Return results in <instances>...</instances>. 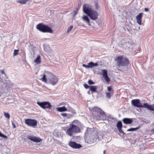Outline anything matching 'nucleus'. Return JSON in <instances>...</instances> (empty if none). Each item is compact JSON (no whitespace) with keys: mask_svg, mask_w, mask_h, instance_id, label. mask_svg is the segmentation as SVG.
<instances>
[{"mask_svg":"<svg viewBox=\"0 0 154 154\" xmlns=\"http://www.w3.org/2000/svg\"><path fill=\"white\" fill-rule=\"evenodd\" d=\"M83 11L84 12L89 16L91 20H95L98 19V13L92 9L91 5L88 4L84 5Z\"/></svg>","mask_w":154,"mask_h":154,"instance_id":"obj_1","label":"nucleus"},{"mask_svg":"<svg viewBox=\"0 0 154 154\" xmlns=\"http://www.w3.org/2000/svg\"><path fill=\"white\" fill-rule=\"evenodd\" d=\"M96 132L93 129L88 128L85 133V139L89 143H91L96 141L98 137Z\"/></svg>","mask_w":154,"mask_h":154,"instance_id":"obj_2","label":"nucleus"},{"mask_svg":"<svg viewBox=\"0 0 154 154\" xmlns=\"http://www.w3.org/2000/svg\"><path fill=\"white\" fill-rule=\"evenodd\" d=\"M91 111L94 118L97 120H104L106 119V116L105 113L101 109L95 107L92 109Z\"/></svg>","mask_w":154,"mask_h":154,"instance_id":"obj_3","label":"nucleus"},{"mask_svg":"<svg viewBox=\"0 0 154 154\" xmlns=\"http://www.w3.org/2000/svg\"><path fill=\"white\" fill-rule=\"evenodd\" d=\"M115 60L117 62L119 67L126 66L129 63L128 60L122 55L116 57Z\"/></svg>","mask_w":154,"mask_h":154,"instance_id":"obj_4","label":"nucleus"},{"mask_svg":"<svg viewBox=\"0 0 154 154\" xmlns=\"http://www.w3.org/2000/svg\"><path fill=\"white\" fill-rule=\"evenodd\" d=\"M37 29L40 31L43 32H48L52 33L53 30L51 29L46 25L42 23H39L36 26Z\"/></svg>","mask_w":154,"mask_h":154,"instance_id":"obj_5","label":"nucleus"},{"mask_svg":"<svg viewBox=\"0 0 154 154\" xmlns=\"http://www.w3.org/2000/svg\"><path fill=\"white\" fill-rule=\"evenodd\" d=\"M79 131V128L78 126L72 124L67 130L66 133L70 137H73V133L78 132Z\"/></svg>","mask_w":154,"mask_h":154,"instance_id":"obj_6","label":"nucleus"},{"mask_svg":"<svg viewBox=\"0 0 154 154\" xmlns=\"http://www.w3.org/2000/svg\"><path fill=\"white\" fill-rule=\"evenodd\" d=\"M48 76V74L49 75V76L51 78L49 79V83L52 85H56L58 82V79L56 75H53L51 73L47 71H45V72Z\"/></svg>","mask_w":154,"mask_h":154,"instance_id":"obj_7","label":"nucleus"},{"mask_svg":"<svg viewBox=\"0 0 154 154\" xmlns=\"http://www.w3.org/2000/svg\"><path fill=\"white\" fill-rule=\"evenodd\" d=\"M25 123L29 126L35 127L37 125V121L35 119H26L25 120Z\"/></svg>","mask_w":154,"mask_h":154,"instance_id":"obj_8","label":"nucleus"},{"mask_svg":"<svg viewBox=\"0 0 154 154\" xmlns=\"http://www.w3.org/2000/svg\"><path fill=\"white\" fill-rule=\"evenodd\" d=\"M37 104L42 108L43 109L48 108L50 109L51 107V105L50 103L48 102H38Z\"/></svg>","mask_w":154,"mask_h":154,"instance_id":"obj_9","label":"nucleus"},{"mask_svg":"<svg viewBox=\"0 0 154 154\" xmlns=\"http://www.w3.org/2000/svg\"><path fill=\"white\" fill-rule=\"evenodd\" d=\"M132 44L133 43L131 41H127L125 40H122L121 42V45L122 46V47L125 49L129 48Z\"/></svg>","mask_w":154,"mask_h":154,"instance_id":"obj_10","label":"nucleus"},{"mask_svg":"<svg viewBox=\"0 0 154 154\" xmlns=\"http://www.w3.org/2000/svg\"><path fill=\"white\" fill-rule=\"evenodd\" d=\"M131 104L135 107L138 108H143V105L141 104L139 99H134L131 100Z\"/></svg>","mask_w":154,"mask_h":154,"instance_id":"obj_11","label":"nucleus"},{"mask_svg":"<svg viewBox=\"0 0 154 154\" xmlns=\"http://www.w3.org/2000/svg\"><path fill=\"white\" fill-rule=\"evenodd\" d=\"M69 145L70 147L74 149H79L82 146V145L76 143L75 142L70 141L69 143Z\"/></svg>","mask_w":154,"mask_h":154,"instance_id":"obj_12","label":"nucleus"},{"mask_svg":"<svg viewBox=\"0 0 154 154\" xmlns=\"http://www.w3.org/2000/svg\"><path fill=\"white\" fill-rule=\"evenodd\" d=\"M28 138L30 140L36 142H39L42 141V139L33 136H29Z\"/></svg>","mask_w":154,"mask_h":154,"instance_id":"obj_13","label":"nucleus"},{"mask_svg":"<svg viewBox=\"0 0 154 154\" xmlns=\"http://www.w3.org/2000/svg\"><path fill=\"white\" fill-rule=\"evenodd\" d=\"M28 138L30 140L36 142H39L42 141V139L33 136H29Z\"/></svg>","mask_w":154,"mask_h":154,"instance_id":"obj_14","label":"nucleus"},{"mask_svg":"<svg viewBox=\"0 0 154 154\" xmlns=\"http://www.w3.org/2000/svg\"><path fill=\"white\" fill-rule=\"evenodd\" d=\"M143 108H146L151 111H154V104L149 105L147 103H145L143 104Z\"/></svg>","mask_w":154,"mask_h":154,"instance_id":"obj_15","label":"nucleus"},{"mask_svg":"<svg viewBox=\"0 0 154 154\" xmlns=\"http://www.w3.org/2000/svg\"><path fill=\"white\" fill-rule=\"evenodd\" d=\"M143 13H139L136 17V19L137 23L139 25H141V20Z\"/></svg>","mask_w":154,"mask_h":154,"instance_id":"obj_16","label":"nucleus"},{"mask_svg":"<svg viewBox=\"0 0 154 154\" xmlns=\"http://www.w3.org/2000/svg\"><path fill=\"white\" fill-rule=\"evenodd\" d=\"M133 120L132 119L125 118L123 120V123L126 124H130L133 122Z\"/></svg>","mask_w":154,"mask_h":154,"instance_id":"obj_17","label":"nucleus"},{"mask_svg":"<svg viewBox=\"0 0 154 154\" xmlns=\"http://www.w3.org/2000/svg\"><path fill=\"white\" fill-rule=\"evenodd\" d=\"M82 19L84 22L88 24L89 26L91 25L90 23L89 18L87 16L84 15V16L82 17Z\"/></svg>","mask_w":154,"mask_h":154,"instance_id":"obj_18","label":"nucleus"},{"mask_svg":"<svg viewBox=\"0 0 154 154\" xmlns=\"http://www.w3.org/2000/svg\"><path fill=\"white\" fill-rule=\"evenodd\" d=\"M4 85H5V88L7 89H8L9 88L13 87L14 85V84L12 83L11 81H10V82H7Z\"/></svg>","mask_w":154,"mask_h":154,"instance_id":"obj_19","label":"nucleus"},{"mask_svg":"<svg viewBox=\"0 0 154 154\" xmlns=\"http://www.w3.org/2000/svg\"><path fill=\"white\" fill-rule=\"evenodd\" d=\"M57 110L60 112H63L67 111V109L64 106L57 108Z\"/></svg>","mask_w":154,"mask_h":154,"instance_id":"obj_20","label":"nucleus"},{"mask_svg":"<svg viewBox=\"0 0 154 154\" xmlns=\"http://www.w3.org/2000/svg\"><path fill=\"white\" fill-rule=\"evenodd\" d=\"M88 64L89 65L90 68H92L98 65L97 63H94L92 62L88 63Z\"/></svg>","mask_w":154,"mask_h":154,"instance_id":"obj_21","label":"nucleus"},{"mask_svg":"<svg viewBox=\"0 0 154 154\" xmlns=\"http://www.w3.org/2000/svg\"><path fill=\"white\" fill-rule=\"evenodd\" d=\"M34 62L37 64H38L41 62V58L40 55H38L37 57L34 60Z\"/></svg>","mask_w":154,"mask_h":154,"instance_id":"obj_22","label":"nucleus"},{"mask_svg":"<svg viewBox=\"0 0 154 154\" xmlns=\"http://www.w3.org/2000/svg\"><path fill=\"white\" fill-rule=\"evenodd\" d=\"M90 90L93 92H97V87L96 86H90Z\"/></svg>","mask_w":154,"mask_h":154,"instance_id":"obj_23","label":"nucleus"},{"mask_svg":"<svg viewBox=\"0 0 154 154\" xmlns=\"http://www.w3.org/2000/svg\"><path fill=\"white\" fill-rule=\"evenodd\" d=\"M67 106H68V107L67 108V110L69 112H71L72 113L75 114H76V112H75V110L72 107H70L69 106V104H67Z\"/></svg>","mask_w":154,"mask_h":154,"instance_id":"obj_24","label":"nucleus"},{"mask_svg":"<svg viewBox=\"0 0 154 154\" xmlns=\"http://www.w3.org/2000/svg\"><path fill=\"white\" fill-rule=\"evenodd\" d=\"M45 73V74H44L43 75V77L41 79L43 82H46L47 81V80L46 78V76L48 77V76H49V75L48 74V76H47V75L46 74V73Z\"/></svg>","mask_w":154,"mask_h":154,"instance_id":"obj_25","label":"nucleus"},{"mask_svg":"<svg viewBox=\"0 0 154 154\" xmlns=\"http://www.w3.org/2000/svg\"><path fill=\"white\" fill-rule=\"evenodd\" d=\"M116 126L118 129L119 128H122V122L121 121H119L117 122Z\"/></svg>","mask_w":154,"mask_h":154,"instance_id":"obj_26","label":"nucleus"},{"mask_svg":"<svg viewBox=\"0 0 154 154\" xmlns=\"http://www.w3.org/2000/svg\"><path fill=\"white\" fill-rule=\"evenodd\" d=\"M28 1V0H17L16 2L17 3L24 4L26 3Z\"/></svg>","mask_w":154,"mask_h":154,"instance_id":"obj_27","label":"nucleus"},{"mask_svg":"<svg viewBox=\"0 0 154 154\" xmlns=\"http://www.w3.org/2000/svg\"><path fill=\"white\" fill-rule=\"evenodd\" d=\"M140 128V127H138L136 128H131L127 130V131H134L138 130Z\"/></svg>","mask_w":154,"mask_h":154,"instance_id":"obj_28","label":"nucleus"},{"mask_svg":"<svg viewBox=\"0 0 154 154\" xmlns=\"http://www.w3.org/2000/svg\"><path fill=\"white\" fill-rule=\"evenodd\" d=\"M103 72L102 75L103 77L107 75V71L105 69H103L102 70Z\"/></svg>","mask_w":154,"mask_h":154,"instance_id":"obj_29","label":"nucleus"},{"mask_svg":"<svg viewBox=\"0 0 154 154\" xmlns=\"http://www.w3.org/2000/svg\"><path fill=\"white\" fill-rule=\"evenodd\" d=\"M112 95V93L111 94L110 93L107 92L106 93V97L108 99H110L111 98V96Z\"/></svg>","mask_w":154,"mask_h":154,"instance_id":"obj_30","label":"nucleus"},{"mask_svg":"<svg viewBox=\"0 0 154 154\" xmlns=\"http://www.w3.org/2000/svg\"><path fill=\"white\" fill-rule=\"evenodd\" d=\"M107 90L109 91H110V93L111 94H112H112H113V93L114 92V91L113 90H112V88L110 87V86H109V87H107Z\"/></svg>","mask_w":154,"mask_h":154,"instance_id":"obj_31","label":"nucleus"},{"mask_svg":"<svg viewBox=\"0 0 154 154\" xmlns=\"http://www.w3.org/2000/svg\"><path fill=\"white\" fill-rule=\"evenodd\" d=\"M5 82L3 83V84L5 85V84H6L7 82H10V81H11L8 78V76H6L5 79Z\"/></svg>","mask_w":154,"mask_h":154,"instance_id":"obj_32","label":"nucleus"},{"mask_svg":"<svg viewBox=\"0 0 154 154\" xmlns=\"http://www.w3.org/2000/svg\"><path fill=\"white\" fill-rule=\"evenodd\" d=\"M103 77H104L105 80L107 82H108L110 81V79L108 76V75L105 76Z\"/></svg>","mask_w":154,"mask_h":154,"instance_id":"obj_33","label":"nucleus"},{"mask_svg":"<svg viewBox=\"0 0 154 154\" xmlns=\"http://www.w3.org/2000/svg\"><path fill=\"white\" fill-rule=\"evenodd\" d=\"M4 115L5 116V117L6 118H8L9 119L10 118V115L8 113L4 112Z\"/></svg>","mask_w":154,"mask_h":154,"instance_id":"obj_34","label":"nucleus"},{"mask_svg":"<svg viewBox=\"0 0 154 154\" xmlns=\"http://www.w3.org/2000/svg\"><path fill=\"white\" fill-rule=\"evenodd\" d=\"M88 83L90 85H94L95 84V83L94 82H93V81L92 80L90 79L88 80Z\"/></svg>","mask_w":154,"mask_h":154,"instance_id":"obj_35","label":"nucleus"},{"mask_svg":"<svg viewBox=\"0 0 154 154\" xmlns=\"http://www.w3.org/2000/svg\"><path fill=\"white\" fill-rule=\"evenodd\" d=\"M19 51L18 50H14V56H15L18 54V52Z\"/></svg>","mask_w":154,"mask_h":154,"instance_id":"obj_36","label":"nucleus"},{"mask_svg":"<svg viewBox=\"0 0 154 154\" xmlns=\"http://www.w3.org/2000/svg\"><path fill=\"white\" fill-rule=\"evenodd\" d=\"M120 133H122L123 135H124L125 134L124 133V131L122 130V128H119L118 129Z\"/></svg>","mask_w":154,"mask_h":154,"instance_id":"obj_37","label":"nucleus"},{"mask_svg":"<svg viewBox=\"0 0 154 154\" xmlns=\"http://www.w3.org/2000/svg\"><path fill=\"white\" fill-rule=\"evenodd\" d=\"M83 86L86 89H88L89 88H90V86L88 85L87 84H83Z\"/></svg>","mask_w":154,"mask_h":154,"instance_id":"obj_38","label":"nucleus"},{"mask_svg":"<svg viewBox=\"0 0 154 154\" xmlns=\"http://www.w3.org/2000/svg\"><path fill=\"white\" fill-rule=\"evenodd\" d=\"M73 27V26H72L70 25V27H68V28L67 32H70L71 30V29H72Z\"/></svg>","mask_w":154,"mask_h":154,"instance_id":"obj_39","label":"nucleus"},{"mask_svg":"<svg viewBox=\"0 0 154 154\" xmlns=\"http://www.w3.org/2000/svg\"><path fill=\"white\" fill-rule=\"evenodd\" d=\"M82 66L84 67H85L86 68H90L89 66V65L88 64V65H86V64H82Z\"/></svg>","mask_w":154,"mask_h":154,"instance_id":"obj_40","label":"nucleus"},{"mask_svg":"<svg viewBox=\"0 0 154 154\" xmlns=\"http://www.w3.org/2000/svg\"><path fill=\"white\" fill-rule=\"evenodd\" d=\"M49 48H50L48 46H47L44 49L45 51L48 52L49 51V50L48 49H49Z\"/></svg>","mask_w":154,"mask_h":154,"instance_id":"obj_41","label":"nucleus"},{"mask_svg":"<svg viewBox=\"0 0 154 154\" xmlns=\"http://www.w3.org/2000/svg\"><path fill=\"white\" fill-rule=\"evenodd\" d=\"M61 115L64 116L66 117L67 116V114L66 113H62L60 114Z\"/></svg>","mask_w":154,"mask_h":154,"instance_id":"obj_42","label":"nucleus"},{"mask_svg":"<svg viewBox=\"0 0 154 154\" xmlns=\"http://www.w3.org/2000/svg\"><path fill=\"white\" fill-rule=\"evenodd\" d=\"M1 137H3L4 138L7 139V137L4 134H2L1 136Z\"/></svg>","mask_w":154,"mask_h":154,"instance_id":"obj_43","label":"nucleus"},{"mask_svg":"<svg viewBox=\"0 0 154 154\" xmlns=\"http://www.w3.org/2000/svg\"><path fill=\"white\" fill-rule=\"evenodd\" d=\"M95 7L96 9H98L99 8V6L97 3H95Z\"/></svg>","mask_w":154,"mask_h":154,"instance_id":"obj_44","label":"nucleus"},{"mask_svg":"<svg viewBox=\"0 0 154 154\" xmlns=\"http://www.w3.org/2000/svg\"><path fill=\"white\" fill-rule=\"evenodd\" d=\"M0 72H1V73L2 74H4V75H5L6 76V74H5V72H4V71H3V70H0Z\"/></svg>","mask_w":154,"mask_h":154,"instance_id":"obj_45","label":"nucleus"},{"mask_svg":"<svg viewBox=\"0 0 154 154\" xmlns=\"http://www.w3.org/2000/svg\"><path fill=\"white\" fill-rule=\"evenodd\" d=\"M12 125L13 126V127L14 128H16V126L14 124V122L12 121H11Z\"/></svg>","mask_w":154,"mask_h":154,"instance_id":"obj_46","label":"nucleus"},{"mask_svg":"<svg viewBox=\"0 0 154 154\" xmlns=\"http://www.w3.org/2000/svg\"><path fill=\"white\" fill-rule=\"evenodd\" d=\"M77 11H74V15L75 16L77 14Z\"/></svg>","mask_w":154,"mask_h":154,"instance_id":"obj_47","label":"nucleus"},{"mask_svg":"<svg viewBox=\"0 0 154 154\" xmlns=\"http://www.w3.org/2000/svg\"><path fill=\"white\" fill-rule=\"evenodd\" d=\"M144 10L145 11H149V9L148 8H144Z\"/></svg>","mask_w":154,"mask_h":154,"instance_id":"obj_48","label":"nucleus"},{"mask_svg":"<svg viewBox=\"0 0 154 154\" xmlns=\"http://www.w3.org/2000/svg\"><path fill=\"white\" fill-rule=\"evenodd\" d=\"M3 80L2 78H0V82H3Z\"/></svg>","mask_w":154,"mask_h":154,"instance_id":"obj_49","label":"nucleus"},{"mask_svg":"<svg viewBox=\"0 0 154 154\" xmlns=\"http://www.w3.org/2000/svg\"><path fill=\"white\" fill-rule=\"evenodd\" d=\"M2 134L0 131V137H1Z\"/></svg>","mask_w":154,"mask_h":154,"instance_id":"obj_50","label":"nucleus"},{"mask_svg":"<svg viewBox=\"0 0 154 154\" xmlns=\"http://www.w3.org/2000/svg\"><path fill=\"white\" fill-rule=\"evenodd\" d=\"M87 93L88 94H90V91H88Z\"/></svg>","mask_w":154,"mask_h":154,"instance_id":"obj_51","label":"nucleus"},{"mask_svg":"<svg viewBox=\"0 0 154 154\" xmlns=\"http://www.w3.org/2000/svg\"><path fill=\"white\" fill-rule=\"evenodd\" d=\"M103 153V154H105V150H104Z\"/></svg>","mask_w":154,"mask_h":154,"instance_id":"obj_52","label":"nucleus"},{"mask_svg":"<svg viewBox=\"0 0 154 154\" xmlns=\"http://www.w3.org/2000/svg\"><path fill=\"white\" fill-rule=\"evenodd\" d=\"M153 132H154V129L153 130Z\"/></svg>","mask_w":154,"mask_h":154,"instance_id":"obj_53","label":"nucleus"},{"mask_svg":"<svg viewBox=\"0 0 154 154\" xmlns=\"http://www.w3.org/2000/svg\"><path fill=\"white\" fill-rule=\"evenodd\" d=\"M123 127L124 128H125V126H124Z\"/></svg>","mask_w":154,"mask_h":154,"instance_id":"obj_54","label":"nucleus"},{"mask_svg":"<svg viewBox=\"0 0 154 154\" xmlns=\"http://www.w3.org/2000/svg\"><path fill=\"white\" fill-rule=\"evenodd\" d=\"M1 94H0V96H1Z\"/></svg>","mask_w":154,"mask_h":154,"instance_id":"obj_55","label":"nucleus"}]
</instances>
